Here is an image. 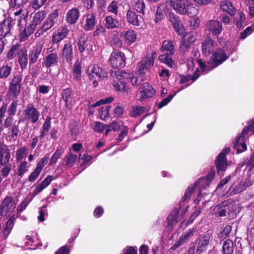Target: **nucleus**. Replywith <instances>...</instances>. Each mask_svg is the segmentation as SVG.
<instances>
[{"label":"nucleus","mask_w":254,"mask_h":254,"mask_svg":"<svg viewBox=\"0 0 254 254\" xmlns=\"http://www.w3.org/2000/svg\"><path fill=\"white\" fill-rule=\"evenodd\" d=\"M14 24V20L11 18H5L1 23H0V40L10 33Z\"/></svg>","instance_id":"obj_16"},{"label":"nucleus","mask_w":254,"mask_h":254,"mask_svg":"<svg viewBox=\"0 0 254 254\" xmlns=\"http://www.w3.org/2000/svg\"><path fill=\"white\" fill-rule=\"evenodd\" d=\"M29 166L26 161H22L18 166L17 172V175L20 178L22 177L24 174L27 171Z\"/></svg>","instance_id":"obj_46"},{"label":"nucleus","mask_w":254,"mask_h":254,"mask_svg":"<svg viewBox=\"0 0 254 254\" xmlns=\"http://www.w3.org/2000/svg\"><path fill=\"white\" fill-rule=\"evenodd\" d=\"M63 153L64 150L63 149H57L50 159L49 165L51 166L56 163L58 160L61 157Z\"/></svg>","instance_id":"obj_48"},{"label":"nucleus","mask_w":254,"mask_h":254,"mask_svg":"<svg viewBox=\"0 0 254 254\" xmlns=\"http://www.w3.org/2000/svg\"><path fill=\"white\" fill-rule=\"evenodd\" d=\"M245 19V16L244 13L239 12L235 17L234 20L238 28H241L243 25V21Z\"/></svg>","instance_id":"obj_57"},{"label":"nucleus","mask_w":254,"mask_h":254,"mask_svg":"<svg viewBox=\"0 0 254 254\" xmlns=\"http://www.w3.org/2000/svg\"><path fill=\"white\" fill-rule=\"evenodd\" d=\"M230 152L229 148H225L222 150L219 154L216 161V167L218 173L223 172L226 169L227 160L225 157L226 154Z\"/></svg>","instance_id":"obj_15"},{"label":"nucleus","mask_w":254,"mask_h":254,"mask_svg":"<svg viewBox=\"0 0 254 254\" xmlns=\"http://www.w3.org/2000/svg\"><path fill=\"white\" fill-rule=\"evenodd\" d=\"M248 128H244L241 135L237 137L234 142V148L236 153L239 154L247 150V145L245 143L246 135H248Z\"/></svg>","instance_id":"obj_12"},{"label":"nucleus","mask_w":254,"mask_h":254,"mask_svg":"<svg viewBox=\"0 0 254 254\" xmlns=\"http://www.w3.org/2000/svg\"><path fill=\"white\" fill-rule=\"evenodd\" d=\"M172 55L169 54V53H166L160 55L158 59L161 63L166 64L168 67H173L174 64L172 58Z\"/></svg>","instance_id":"obj_34"},{"label":"nucleus","mask_w":254,"mask_h":254,"mask_svg":"<svg viewBox=\"0 0 254 254\" xmlns=\"http://www.w3.org/2000/svg\"><path fill=\"white\" fill-rule=\"evenodd\" d=\"M20 123V121H19L17 125H13L12 127H10L9 133H10V135L13 138H15L17 136L19 133V124Z\"/></svg>","instance_id":"obj_59"},{"label":"nucleus","mask_w":254,"mask_h":254,"mask_svg":"<svg viewBox=\"0 0 254 254\" xmlns=\"http://www.w3.org/2000/svg\"><path fill=\"white\" fill-rule=\"evenodd\" d=\"M146 111V109L144 107L136 106L132 108L129 115L131 117H137L144 114Z\"/></svg>","instance_id":"obj_42"},{"label":"nucleus","mask_w":254,"mask_h":254,"mask_svg":"<svg viewBox=\"0 0 254 254\" xmlns=\"http://www.w3.org/2000/svg\"><path fill=\"white\" fill-rule=\"evenodd\" d=\"M10 157V150L8 146L0 143V163L1 165L9 163Z\"/></svg>","instance_id":"obj_20"},{"label":"nucleus","mask_w":254,"mask_h":254,"mask_svg":"<svg viewBox=\"0 0 254 254\" xmlns=\"http://www.w3.org/2000/svg\"><path fill=\"white\" fill-rule=\"evenodd\" d=\"M87 73L90 79L95 81L102 79L107 76V73L97 64H91L87 69Z\"/></svg>","instance_id":"obj_9"},{"label":"nucleus","mask_w":254,"mask_h":254,"mask_svg":"<svg viewBox=\"0 0 254 254\" xmlns=\"http://www.w3.org/2000/svg\"><path fill=\"white\" fill-rule=\"evenodd\" d=\"M46 13L44 10H40L36 13L33 18L31 24L30 25L31 27L34 29L39 25L42 20L45 18Z\"/></svg>","instance_id":"obj_31"},{"label":"nucleus","mask_w":254,"mask_h":254,"mask_svg":"<svg viewBox=\"0 0 254 254\" xmlns=\"http://www.w3.org/2000/svg\"><path fill=\"white\" fill-rule=\"evenodd\" d=\"M127 20L131 24L137 26L140 25L142 17L137 15L135 12L129 9L127 12Z\"/></svg>","instance_id":"obj_25"},{"label":"nucleus","mask_w":254,"mask_h":254,"mask_svg":"<svg viewBox=\"0 0 254 254\" xmlns=\"http://www.w3.org/2000/svg\"><path fill=\"white\" fill-rule=\"evenodd\" d=\"M105 24L108 29H114L119 26V21L112 16H107L105 18Z\"/></svg>","instance_id":"obj_38"},{"label":"nucleus","mask_w":254,"mask_h":254,"mask_svg":"<svg viewBox=\"0 0 254 254\" xmlns=\"http://www.w3.org/2000/svg\"><path fill=\"white\" fill-rule=\"evenodd\" d=\"M211 240V236L206 234L201 236L198 240L196 252L198 254H201L207 249Z\"/></svg>","instance_id":"obj_18"},{"label":"nucleus","mask_w":254,"mask_h":254,"mask_svg":"<svg viewBox=\"0 0 254 254\" xmlns=\"http://www.w3.org/2000/svg\"><path fill=\"white\" fill-rule=\"evenodd\" d=\"M126 43L130 45L136 40V33L132 30L129 29L124 34Z\"/></svg>","instance_id":"obj_40"},{"label":"nucleus","mask_w":254,"mask_h":254,"mask_svg":"<svg viewBox=\"0 0 254 254\" xmlns=\"http://www.w3.org/2000/svg\"><path fill=\"white\" fill-rule=\"evenodd\" d=\"M11 68L7 65H4L0 68V77L6 78L10 74Z\"/></svg>","instance_id":"obj_56"},{"label":"nucleus","mask_w":254,"mask_h":254,"mask_svg":"<svg viewBox=\"0 0 254 254\" xmlns=\"http://www.w3.org/2000/svg\"><path fill=\"white\" fill-rule=\"evenodd\" d=\"M15 98L8 108L7 113L9 116H13L17 111L18 101Z\"/></svg>","instance_id":"obj_51"},{"label":"nucleus","mask_w":254,"mask_h":254,"mask_svg":"<svg viewBox=\"0 0 254 254\" xmlns=\"http://www.w3.org/2000/svg\"><path fill=\"white\" fill-rule=\"evenodd\" d=\"M62 55L68 63L71 62L73 53L72 46L70 42L65 41L63 49Z\"/></svg>","instance_id":"obj_22"},{"label":"nucleus","mask_w":254,"mask_h":254,"mask_svg":"<svg viewBox=\"0 0 254 254\" xmlns=\"http://www.w3.org/2000/svg\"><path fill=\"white\" fill-rule=\"evenodd\" d=\"M208 28L212 33L218 36L222 31V25L219 21L211 20L208 24Z\"/></svg>","instance_id":"obj_29"},{"label":"nucleus","mask_w":254,"mask_h":254,"mask_svg":"<svg viewBox=\"0 0 254 254\" xmlns=\"http://www.w3.org/2000/svg\"><path fill=\"white\" fill-rule=\"evenodd\" d=\"M240 211L238 204L232 199H228L219 203L213 209L214 213L219 216H225L227 212L230 219H234Z\"/></svg>","instance_id":"obj_1"},{"label":"nucleus","mask_w":254,"mask_h":254,"mask_svg":"<svg viewBox=\"0 0 254 254\" xmlns=\"http://www.w3.org/2000/svg\"><path fill=\"white\" fill-rule=\"evenodd\" d=\"M197 230L196 227L189 229L186 231L183 232L179 239L184 244L189 241V240L194 236L196 235Z\"/></svg>","instance_id":"obj_28"},{"label":"nucleus","mask_w":254,"mask_h":254,"mask_svg":"<svg viewBox=\"0 0 254 254\" xmlns=\"http://www.w3.org/2000/svg\"><path fill=\"white\" fill-rule=\"evenodd\" d=\"M109 62L114 68H122L125 66L126 58L122 52H115L111 55Z\"/></svg>","instance_id":"obj_13"},{"label":"nucleus","mask_w":254,"mask_h":254,"mask_svg":"<svg viewBox=\"0 0 254 254\" xmlns=\"http://www.w3.org/2000/svg\"><path fill=\"white\" fill-rule=\"evenodd\" d=\"M34 29L31 27L30 25L29 27L25 28L21 33L19 36L20 41H24L28 37L33 33Z\"/></svg>","instance_id":"obj_47"},{"label":"nucleus","mask_w":254,"mask_h":254,"mask_svg":"<svg viewBox=\"0 0 254 254\" xmlns=\"http://www.w3.org/2000/svg\"><path fill=\"white\" fill-rule=\"evenodd\" d=\"M65 165L67 167H71L76 162L77 156L76 154L68 153L65 157Z\"/></svg>","instance_id":"obj_50"},{"label":"nucleus","mask_w":254,"mask_h":254,"mask_svg":"<svg viewBox=\"0 0 254 254\" xmlns=\"http://www.w3.org/2000/svg\"><path fill=\"white\" fill-rule=\"evenodd\" d=\"M111 108L110 106L102 107L99 109V114L102 120H105L109 117V112Z\"/></svg>","instance_id":"obj_53"},{"label":"nucleus","mask_w":254,"mask_h":254,"mask_svg":"<svg viewBox=\"0 0 254 254\" xmlns=\"http://www.w3.org/2000/svg\"><path fill=\"white\" fill-rule=\"evenodd\" d=\"M23 119L28 122L36 123L40 116L39 111L32 105L27 106L23 112Z\"/></svg>","instance_id":"obj_10"},{"label":"nucleus","mask_w":254,"mask_h":254,"mask_svg":"<svg viewBox=\"0 0 254 254\" xmlns=\"http://www.w3.org/2000/svg\"><path fill=\"white\" fill-rule=\"evenodd\" d=\"M220 8L223 11H225L231 15H233L235 13V9L231 1L225 0L222 2Z\"/></svg>","instance_id":"obj_33"},{"label":"nucleus","mask_w":254,"mask_h":254,"mask_svg":"<svg viewBox=\"0 0 254 254\" xmlns=\"http://www.w3.org/2000/svg\"><path fill=\"white\" fill-rule=\"evenodd\" d=\"M227 59L228 56L225 51L219 48L213 52L208 64L212 69L222 64Z\"/></svg>","instance_id":"obj_8"},{"label":"nucleus","mask_w":254,"mask_h":254,"mask_svg":"<svg viewBox=\"0 0 254 254\" xmlns=\"http://www.w3.org/2000/svg\"><path fill=\"white\" fill-rule=\"evenodd\" d=\"M107 9L108 12L117 15L119 9L118 2L115 1H112L108 6Z\"/></svg>","instance_id":"obj_54"},{"label":"nucleus","mask_w":254,"mask_h":254,"mask_svg":"<svg viewBox=\"0 0 254 254\" xmlns=\"http://www.w3.org/2000/svg\"><path fill=\"white\" fill-rule=\"evenodd\" d=\"M84 22V28L86 31H91L93 29L96 24V18L94 14L92 12L89 13L85 16Z\"/></svg>","instance_id":"obj_23"},{"label":"nucleus","mask_w":254,"mask_h":254,"mask_svg":"<svg viewBox=\"0 0 254 254\" xmlns=\"http://www.w3.org/2000/svg\"><path fill=\"white\" fill-rule=\"evenodd\" d=\"M199 71L196 70L194 73L193 75H188L187 76H181V81L180 82L181 83H186L190 80L192 81L189 84H190L192 83L193 81H195L199 76Z\"/></svg>","instance_id":"obj_44"},{"label":"nucleus","mask_w":254,"mask_h":254,"mask_svg":"<svg viewBox=\"0 0 254 254\" xmlns=\"http://www.w3.org/2000/svg\"><path fill=\"white\" fill-rule=\"evenodd\" d=\"M48 159L49 156L45 155L37 163L36 168L41 171L44 166L47 163Z\"/></svg>","instance_id":"obj_62"},{"label":"nucleus","mask_w":254,"mask_h":254,"mask_svg":"<svg viewBox=\"0 0 254 254\" xmlns=\"http://www.w3.org/2000/svg\"><path fill=\"white\" fill-rule=\"evenodd\" d=\"M170 21L173 27L175 29V30L178 34V35H183L185 32V29L182 23L181 22L179 17L176 15L172 14L170 16Z\"/></svg>","instance_id":"obj_21"},{"label":"nucleus","mask_w":254,"mask_h":254,"mask_svg":"<svg viewBox=\"0 0 254 254\" xmlns=\"http://www.w3.org/2000/svg\"><path fill=\"white\" fill-rule=\"evenodd\" d=\"M59 61L58 55L56 53H51L45 57L43 64L47 67H50L58 64Z\"/></svg>","instance_id":"obj_26"},{"label":"nucleus","mask_w":254,"mask_h":254,"mask_svg":"<svg viewBox=\"0 0 254 254\" xmlns=\"http://www.w3.org/2000/svg\"><path fill=\"white\" fill-rule=\"evenodd\" d=\"M214 41L210 36L207 35L201 44L202 53L203 56H208L213 51L215 45Z\"/></svg>","instance_id":"obj_17"},{"label":"nucleus","mask_w":254,"mask_h":254,"mask_svg":"<svg viewBox=\"0 0 254 254\" xmlns=\"http://www.w3.org/2000/svg\"><path fill=\"white\" fill-rule=\"evenodd\" d=\"M170 5L176 12L180 14L193 16L198 13V6L188 0H170Z\"/></svg>","instance_id":"obj_2"},{"label":"nucleus","mask_w":254,"mask_h":254,"mask_svg":"<svg viewBox=\"0 0 254 254\" xmlns=\"http://www.w3.org/2000/svg\"><path fill=\"white\" fill-rule=\"evenodd\" d=\"M223 254H232L234 251V244L232 240L227 239L223 244Z\"/></svg>","instance_id":"obj_36"},{"label":"nucleus","mask_w":254,"mask_h":254,"mask_svg":"<svg viewBox=\"0 0 254 254\" xmlns=\"http://www.w3.org/2000/svg\"><path fill=\"white\" fill-rule=\"evenodd\" d=\"M179 221V209H175L172 214L168 217V224L169 225L173 226Z\"/></svg>","instance_id":"obj_41"},{"label":"nucleus","mask_w":254,"mask_h":254,"mask_svg":"<svg viewBox=\"0 0 254 254\" xmlns=\"http://www.w3.org/2000/svg\"><path fill=\"white\" fill-rule=\"evenodd\" d=\"M72 90L70 88L64 89L62 93V98L65 103V106L68 107L70 104L72 100Z\"/></svg>","instance_id":"obj_39"},{"label":"nucleus","mask_w":254,"mask_h":254,"mask_svg":"<svg viewBox=\"0 0 254 254\" xmlns=\"http://www.w3.org/2000/svg\"><path fill=\"white\" fill-rule=\"evenodd\" d=\"M81 68V65L80 63L78 61L76 62L72 69V72L74 75V78H75L76 80H78L80 78Z\"/></svg>","instance_id":"obj_49"},{"label":"nucleus","mask_w":254,"mask_h":254,"mask_svg":"<svg viewBox=\"0 0 254 254\" xmlns=\"http://www.w3.org/2000/svg\"><path fill=\"white\" fill-rule=\"evenodd\" d=\"M190 46L191 45L187 42L186 39H183L180 43L179 50L181 53H185L190 49Z\"/></svg>","instance_id":"obj_60"},{"label":"nucleus","mask_w":254,"mask_h":254,"mask_svg":"<svg viewBox=\"0 0 254 254\" xmlns=\"http://www.w3.org/2000/svg\"><path fill=\"white\" fill-rule=\"evenodd\" d=\"M69 32V30L66 27H60L57 32H54L52 35V43H58L65 38Z\"/></svg>","instance_id":"obj_19"},{"label":"nucleus","mask_w":254,"mask_h":254,"mask_svg":"<svg viewBox=\"0 0 254 254\" xmlns=\"http://www.w3.org/2000/svg\"><path fill=\"white\" fill-rule=\"evenodd\" d=\"M18 62L22 69L26 68L28 64V54L25 47H21L17 55Z\"/></svg>","instance_id":"obj_24"},{"label":"nucleus","mask_w":254,"mask_h":254,"mask_svg":"<svg viewBox=\"0 0 254 254\" xmlns=\"http://www.w3.org/2000/svg\"><path fill=\"white\" fill-rule=\"evenodd\" d=\"M157 55L156 52L152 51L147 53L142 58L137 65L138 70L140 74L144 73L145 70H147L153 66Z\"/></svg>","instance_id":"obj_6"},{"label":"nucleus","mask_w":254,"mask_h":254,"mask_svg":"<svg viewBox=\"0 0 254 254\" xmlns=\"http://www.w3.org/2000/svg\"><path fill=\"white\" fill-rule=\"evenodd\" d=\"M162 52H167L169 54H174L175 52V46L173 42L171 40H165L162 42L160 48Z\"/></svg>","instance_id":"obj_32"},{"label":"nucleus","mask_w":254,"mask_h":254,"mask_svg":"<svg viewBox=\"0 0 254 254\" xmlns=\"http://www.w3.org/2000/svg\"><path fill=\"white\" fill-rule=\"evenodd\" d=\"M22 77L20 75H17L14 76L10 83L8 92L7 96L11 99L17 98L21 90V82Z\"/></svg>","instance_id":"obj_7"},{"label":"nucleus","mask_w":254,"mask_h":254,"mask_svg":"<svg viewBox=\"0 0 254 254\" xmlns=\"http://www.w3.org/2000/svg\"><path fill=\"white\" fill-rule=\"evenodd\" d=\"M22 11L23 10L20 9L17 11L14 12L15 15V20H17L18 21V24L19 25L23 24V23H21L22 22H24L25 21L26 16L24 15V14L21 15Z\"/></svg>","instance_id":"obj_58"},{"label":"nucleus","mask_w":254,"mask_h":254,"mask_svg":"<svg viewBox=\"0 0 254 254\" xmlns=\"http://www.w3.org/2000/svg\"><path fill=\"white\" fill-rule=\"evenodd\" d=\"M79 17V12L76 8L69 10L66 15V20L69 24L75 23Z\"/></svg>","instance_id":"obj_27"},{"label":"nucleus","mask_w":254,"mask_h":254,"mask_svg":"<svg viewBox=\"0 0 254 254\" xmlns=\"http://www.w3.org/2000/svg\"><path fill=\"white\" fill-rule=\"evenodd\" d=\"M78 49L80 53H82L88 49V42L84 34L81 35L77 42Z\"/></svg>","instance_id":"obj_35"},{"label":"nucleus","mask_w":254,"mask_h":254,"mask_svg":"<svg viewBox=\"0 0 254 254\" xmlns=\"http://www.w3.org/2000/svg\"><path fill=\"white\" fill-rule=\"evenodd\" d=\"M16 207V204L10 196H6L0 205V212L9 215Z\"/></svg>","instance_id":"obj_14"},{"label":"nucleus","mask_w":254,"mask_h":254,"mask_svg":"<svg viewBox=\"0 0 254 254\" xmlns=\"http://www.w3.org/2000/svg\"><path fill=\"white\" fill-rule=\"evenodd\" d=\"M42 49L41 45L35 46L29 55V63L33 64L35 63L38 59Z\"/></svg>","instance_id":"obj_30"},{"label":"nucleus","mask_w":254,"mask_h":254,"mask_svg":"<svg viewBox=\"0 0 254 254\" xmlns=\"http://www.w3.org/2000/svg\"><path fill=\"white\" fill-rule=\"evenodd\" d=\"M215 175V170L214 169H212L206 177L199 179L195 182L194 185L190 186L186 190L185 194L182 198V202L187 201L190 197L192 193L195 189L196 186H200L202 188L205 189L206 187L210 184Z\"/></svg>","instance_id":"obj_3"},{"label":"nucleus","mask_w":254,"mask_h":254,"mask_svg":"<svg viewBox=\"0 0 254 254\" xmlns=\"http://www.w3.org/2000/svg\"><path fill=\"white\" fill-rule=\"evenodd\" d=\"M27 148L25 146L19 148L16 152V159L17 161L21 160L27 154Z\"/></svg>","instance_id":"obj_55"},{"label":"nucleus","mask_w":254,"mask_h":254,"mask_svg":"<svg viewBox=\"0 0 254 254\" xmlns=\"http://www.w3.org/2000/svg\"><path fill=\"white\" fill-rule=\"evenodd\" d=\"M106 32V28L101 24L97 25L96 27L95 30L93 32V36L94 37H97L100 35L105 33Z\"/></svg>","instance_id":"obj_61"},{"label":"nucleus","mask_w":254,"mask_h":254,"mask_svg":"<svg viewBox=\"0 0 254 254\" xmlns=\"http://www.w3.org/2000/svg\"><path fill=\"white\" fill-rule=\"evenodd\" d=\"M133 6L137 12L143 15L145 14V3L143 0H135Z\"/></svg>","instance_id":"obj_45"},{"label":"nucleus","mask_w":254,"mask_h":254,"mask_svg":"<svg viewBox=\"0 0 254 254\" xmlns=\"http://www.w3.org/2000/svg\"><path fill=\"white\" fill-rule=\"evenodd\" d=\"M47 1V0H32L31 6L34 9H37L43 6Z\"/></svg>","instance_id":"obj_64"},{"label":"nucleus","mask_w":254,"mask_h":254,"mask_svg":"<svg viewBox=\"0 0 254 254\" xmlns=\"http://www.w3.org/2000/svg\"><path fill=\"white\" fill-rule=\"evenodd\" d=\"M21 48L20 46L18 44L12 46L7 54V59L8 60L14 59L16 55H18Z\"/></svg>","instance_id":"obj_43"},{"label":"nucleus","mask_w":254,"mask_h":254,"mask_svg":"<svg viewBox=\"0 0 254 254\" xmlns=\"http://www.w3.org/2000/svg\"><path fill=\"white\" fill-rule=\"evenodd\" d=\"M51 118L48 117L46 118V121L44 123L42 128L40 129V138H44L49 133V130L51 127Z\"/></svg>","instance_id":"obj_37"},{"label":"nucleus","mask_w":254,"mask_h":254,"mask_svg":"<svg viewBox=\"0 0 254 254\" xmlns=\"http://www.w3.org/2000/svg\"><path fill=\"white\" fill-rule=\"evenodd\" d=\"M129 78H128L127 81L130 80L132 85L133 86L137 85L144 81V78L143 75L138 76H134L132 74H129Z\"/></svg>","instance_id":"obj_52"},{"label":"nucleus","mask_w":254,"mask_h":254,"mask_svg":"<svg viewBox=\"0 0 254 254\" xmlns=\"http://www.w3.org/2000/svg\"><path fill=\"white\" fill-rule=\"evenodd\" d=\"M59 15V13L58 9L53 10L49 15L46 21L44 22L42 27L36 32V37L40 36L44 32L50 29L57 22Z\"/></svg>","instance_id":"obj_5"},{"label":"nucleus","mask_w":254,"mask_h":254,"mask_svg":"<svg viewBox=\"0 0 254 254\" xmlns=\"http://www.w3.org/2000/svg\"><path fill=\"white\" fill-rule=\"evenodd\" d=\"M246 188L247 187L244 183L243 182L235 186L232 190V192L235 194L239 193L244 191Z\"/></svg>","instance_id":"obj_63"},{"label":"nucleus","mask_w":254,"mask_h":254,"mask_svg":"<svg viewBox=\"0 0 254 254\" xmlns=\"http://www.w3.org/2000/svg\"><path fill=\"white\" fill-rule=\"evenodd\" d=\"M129 74L124 71H121L117 73L116 78L114 79L113 86L115 89L123 94L124 96L127 95L129 91V88L127 86V82Z\"/></svg>","instance_id":"obj_4"},{"label":"nucleus","mask_w":254,"mask_h":254,"mask_svg":"<svg viewBox=\"0 0 254 254\" xmlns=\"http://www.w3.org/2000/svg\"><path fill=\"white\" fill-rule=\"evenodd\" d=\"M155 93V90L148 83H144L141 85L137 94V99L139 101L142 102L147 98L152 97Z\"/></svg>","instance_id":"obj_11"}]
</instances>
